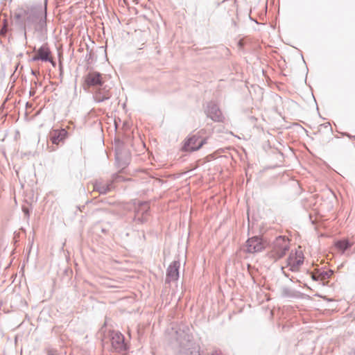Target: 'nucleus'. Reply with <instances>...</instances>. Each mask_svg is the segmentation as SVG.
Returning a JSON list of instances; mask_svg holds the SVG:
<instances>
[{"label":"nucleus","mask_w":355,"mask_h":355,"mask_svg":"<svg viewBox=\"0 0 355 355\" xmlns=\"http://www.w3.org/2000/svg\"><path fill=\"white\" fill-rule=\"evenodd\" d=\"M15 17L22 26L23 34L25 39L27 37V28H29L32 25H36L37 23L41 24L42 26L45 23L42 14L33 9H17L15 12Z\"/></svg>","instance_id":"obj_1"},{"label":"nucleus","mask_w":355,"mask_h":355,"mask_svg":"<svg viewBox=\"0 0 355 355\" xmlns=\"http://www.w3.org/2000/svg\"><path fill=\"white\" fill-rule=\"evenodd\" d=\"M177 340L179 343L178 355H201L200 346L191 340L190 335L179 334Z\"/></svg>","instance_id":"obj_2"},{"label":"nucleus","mask_w":355,"mask_h":355,"mask_svg":"<svg viewBox=\"0 0 355 355\" xmlns=\"http://www.w3.org/2000/svg\"><path fill=\"white\" fill-rule=\"evenodd\" d=\"M290 248L289 239L283 236L277 237L272 244L269 257L277 261L285 256Z\"/></svg>","instance_id":"obj_3"},{"label":"nucleus","mask_w":355,"mask_h":355,"mask_svg":"<svg viewBox=\"0 0 355 355\" xmlns=\"http://www.w3.org/2000/svg\"><path fill=\"white\" fill-rule=\"evenodd\" d=\"M110 340L112 348L118 352H122L126 350V344L125 338L119 331H112L110 333Z\"/></svg>","instance_id":"obj_4"},{"label":"nucleus","mask_w":355,"mask_h":355,"mask_svg":"<svg viewBox=\"0 0 355 355\" xmlns=\"http://www.w3.org/2000/svg\"><path fill=\"white\" fill-rule=\"evenodd\" d=\"M304 262V255L301 251H296L295 253L291 252L287 259V266L289 270L293 272L299 270L300 267Z\"/></svg>","instance_id":"obj_5"},{"label":"nucleus","mask_w":355,"mask_h":355,"mask_svg":"<svg viewBox=\"0 0 355 355\" xmlns=\"http://www.w3.org/2000/svg\"><path fill=\"white\" fill-rule=\"evenodd\" d=\"M205 112L207 116L215 122H223L225 119L218 105L214 102L207 104Z\"/></svg>","instance_id":"obj_6"},{"label":"nucleus","mask_w":355,"mask_h":355,"mask_svg":"<svg viewBox=\"0 0 355 355\" xmlns=\"http://www.w3.org/2000/svg\"><path fill=\"white\" fill-rule=\"evenodd\" d=\"M246 251L249 253H255L262 251L265 248V244L261 238L253 236L246 241Z\"/></svg>","instance_id":"obj_7"},{"label":"nucleus","mask_w":355,"mask_h":355,"mask_svg":"<svg viewBox=\"0 0 355 355\" xmlns=\"http://www.w3.org/2000/svg\"><path fill=\"white\" fill-rule=\"evenodd\" d=\"M180 263L179 261H173L168 267L166 271V282L171 283L175 282L179 278V268Z\"/></svg>","instance_id":"obj_8"},{"label":"nucleus","mask_w":355,"mask_h":355,"mask_svg":"<svg viewBox=\"0 0 355 355\" xmlns=\"http://www.w3.org/2000/svg\"><path fill=\"white\" fill-rule=\"evenodd\" d=\"M102 75L97 71H89L85 76V84L88 87L102 86Z\"/></svg>","instance_id":"obj_9"},{"label":"nucleus","mask_w":355,"mask_h":355,"mask_svg":"<svg viewBox=\"0 0 355 355\" xmlns=\"http://www.w3.org/2000/svg\"><path fill=\"white\" fill-rule=\"evenodd\" d=\"M205 140H200L199 137L192 136L184 142V150L186 151H193L198 150L204 144Z\"/></svg>","instance_id":"obj_10"},{"label":"nucleus","mask_w":355,"mask_h":355,"mask_svg":"<svg viewBox=\"0 0 355 355\" xmlns=\"http://www.w3.org/2000/svg\"><path fill=\"white\" fill-rule=\"evenodd\" d=\"M51 51L47 44L42 45L38 50L37 54L32 58V61H37L39 60L44 62H50L53 64V61L50 58Z\"/></svg>","instance_id":"obj_11"},{"label":"nucleus","mask_w":355,"mask_h":355,"mask_svg":"<svg viewBox=\"0 0 355 355\" xmlns=\"http://www.w3.org/2000/svg\"><path fill=\"white\" fill-rule=\"evenodd\" d=\"M113 180L103 182L101 180H96L94 184V190L99 192L101 194H105L113 189Z\"/></svg>","instance_id":"obj_12"},{"label":"nucleus","mask_w":355,"mask_h":355,"mask_svg":"<svg viewBox=\"0 0 355 355\" xmlns=\"http://www.w3.org/2000/svg\"><path fill=\"white\" fill-rule=\"evenodd\" d=\"M112 93L106 87L99 88L94 94V99L97 103H101L111 98Z\"/></svg>","instance_id":"obj_13"},{"label":"nucleus","mask_w":355,"mask_h":355,"mask_svg":"<svg viewBox=\"0 0 355 355\" xmlns=\"http://www.w3.org/2000/svg\"><path fill=\"white\" fill-rule=\"evenodd\" d=\"M67 132L64 129L54 130L50 132L49 138L53 144H58L67 137Z\"/></svg>","instance_id":"obj_14"},{"label":"nucleus","mask_w":355,"mask_h":355,"mask_svg":"<svg viewBox=\"0 0 355 355\" xmlns=\"http://www.w3.org/2000/svg\"><path fill=\"white\" fill-rule=\"evenodd\" d=\"M352 245V244L347 239L340 240L335 243L336 248L340 250L341 253H344Z\"/></svg>","instance_id":"obj_15"},{"label":"nucleus","mask_w":355,"mask_h":355,"mask_svg":"<svg viewBox=\"0 0 355 355\" xmlns=\"http://www.w3.org/2000/svg\"><path fill=\"white\" fill-rule=\"evenodd\" d=\"M148 209H149L148 204L147 202H141L139 205V209L137 211V216H139V215L140 214V211L141 210L144 211L143 213H142V215L147 214L148 211Z\"/></svg>","instance_id":"obj_16"},{"label":"nucleus","mask_w":355,"mask_h":355,"mask_svg":"<svg viewBox=\"0 0 355 355\" xmlns=\"http://www.w3.org/2000/svg\"><path fill=\"white\" fill-rule=\"evenodd\" d=\"M282 295L284 297H293L294 296V293H293V291L292 290H291L288 288H282Z\"/></svg>","instance_id":"obj_17"},{"label":"nucleus","mask_w":355,"mask_h":355,"mask_svg":"<svg viewBox=\"0 0 355 355\" xmlns=\"http://www.w3.org/2000/svg\"><path fill=\"white\" fill-rule=\"evenodd\" d=\"M103 284L108 288H117L118 286L113 284L112 281H108L107 282H104Z\"/></svg>","instance_id":"obj_18"},{"label":"nucleus","mask_w":355,"mask_h":355,"mask_svg":"<svg viewBox=\"0 0 355 355\" xmlns=\"http://www.w3.org/2000/svg\"><path fill=\"white\" fill-rule=\"evenodd\" d=\"M47 355H58V352L55 349H49L47 350Z\"/></svg>","instance_id":"obj_19"},{"label":"nucleus","mask_w":355,"mask_h":355,"mask_svg":"<svg viewBox=\"0 0 355 355\" xmlns=\"http://www.w3.org/2000/svg\"><path fill=\"white\" fill-rule=\"evenodd\" d=\"M6 32H7L6 25L4 24L3 27L0 31V34L1 35H4L6 33Z\"/></svg>","instance_id":"obj_20"},{"label":"nucleus","mask_w":355,"mask_h":355,"mask_svg":"<svg viewBox=\"0 0 355 355\" xmlns=\"http://www.w3.org/2000/svg\"><path fill=\"white\" fill-rule=\"evenodd\" d=\"M211 355H223L220 350H215Z\"/></svg>","instance_id":"obj_21"},{"label":"nucleus","mask_w":355,"mask_h":355,"mask_svg":"<svg viewBox=\"0 0 355 355\" xmlns=\"http://www.w3.org/2000/svg\"><path fill=\"white\" fill-rule=\"evenodd\" d=\"M23 211L24 212V214H25L26 216H28V215H29V211H28V208L23 207Z\"/></svg>","instance_id":"obj_22"},{"label":"nucleus","mask_w":355,"mask_h":355,"mask_svg":"<svg viewBox=\"0 0 355 355\" xmlns=\"http://www.w3.org/2000/svg\"><path fill=\"white\" fill-rule=\"evenodd\" d=\"M352 355H355V349L353 351V354Z\"/></svg>","instance_id":"obj_23"}]
</instances>
